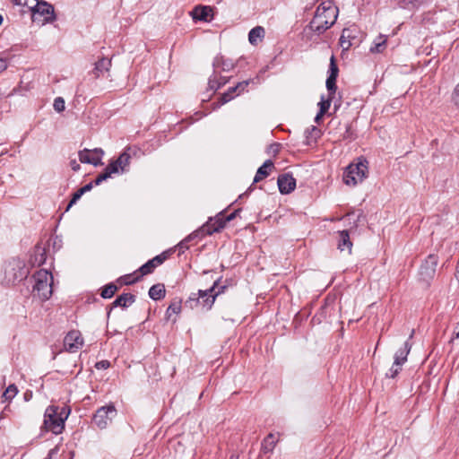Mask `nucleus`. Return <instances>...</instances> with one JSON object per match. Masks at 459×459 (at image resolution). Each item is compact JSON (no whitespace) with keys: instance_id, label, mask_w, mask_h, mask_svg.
<instances>
[{"instance_id":"obj_1","label":"nucleus","mask_w":459,"mask_h":459,"mask_svg":"<svg viewBox=\"0 0 459 459\" xmlns=\"http://www.w3.org/2000/svg\"><path fill=\"white\" fill-rule=\"evenodd\" d=\"M338 8L333 1L322 2L316 8V13L309 22V29L320 35L331 28L336 22Z\"/></svg>"},{"instance_id":"obj_2","label":"nucleus","mask_w":459,"mask_h":459,"mask_svg":"<svg viewBox=\"0 0 459 459\" xmlns=\"http://www.w3.org/2000/svg\"><path fill=\"white\" fill-rule=\"evenodd\" d=\"M70 413L66 407L59 409L57 406L50 405L46 409L44 414L43 427L47 431L53 434H60L65 428V421Z\"/></svg>"},{"instance_id":"obj_3","label":"nucleus","mask_w":459,"mask_h":459,"mask_svg":"<svg viewBox=\"0 0 459 459\" xmlns=\"http://www.w3.org/2000/svg\"><path fill=\"white\" fill-rule=\"evenodd\" d=\"M219 279L214 281L212 286L207 290H199L197 294L193 293L186 301V304L189 305L191 308L201 306L205 310H210L214 304L216 297L226 289V286H221L216 290V288L219 286Z\"/></svg>"},{"instance_id":"obj_4","label":"nucleus","mask_w":459,"mask_h":459,"mask_svg":"<svg viewBox=\"0 0 459 459\" xmlns=\"http://www.w3.org/2000/svg\"><path fill=\"white\" fill-rule=\"evenodd\" d=\"M368 173V162L365 158L360 157L357 163H351L346 168L343 181L348 186H356L367 178Z\"/></svg>"},{"instance_id":"obj_5","label":"nucleus","mask_w":459,"mask_h":459,"mask_svg":"<svg viewBox=\"0 0 459 459\" xmlns=\"http://www.w3.org/2000/svg\"><path fill=\"white\" fill-rule=\"evenodd\" d=\"M48 278L52 280L51 273L45 269H40L33 274L35 283L32 292L34 296H38L41 300H47L52 294V284L48 282Z\"/></svg>"},{"instance_id":"obj_6","label":"nucleus","mask_w":459,"mask_h":459,"mask_svg":"<svg viewBox=\"0 0 459 459\" xmlns=\"http://www.w3.org/2000/svg\"><path fill=\"white\" fill-rule=\"evenodd\" d=\"M168 257L169 253L165 251L154 256L152 259H150L137 270L139 273L138 275H136L132 281L126 282V285L134 284L139 281L143 276L151 274L155 270V268L162 264Z\"/></svg>"},{"instance_id":"obj_7","label":"nucleus","mask_w":459,"mask_h":459,"mask_svg":"<svg viewBox=\"0 0 459 459\" xmlns=\"http://www.w3.org/2000/svg\"><path fill=\"white\" fill-rule=\"evenodd\" d=\"M117 415V410L113 403L99 408L92 417V422L100 429H104Z\"/></svg>"},{"instance_id":"obj_8","label":"nucleus","mask_w":459,"mask_h":459,"mask_svg":"<svg viewBox=\"0 0 459 459\" xmlns=\"http://www.w3.org/2000/svg\"><path fill=\"white\" fill-rule=\"evenodd\" d=\"M437 264L438 256L437 255L430 254L420 265L419 271L420 280L429 283L436 274Z\"/></svg>"},{"instance_id":"obj_9","label":"nucleus","mask_w":459,"mask_h":459,"mask_svg":"<svg viewBox=\"0 0 459 459\" xmlns=\"http://www.w3.org/2000/svg\"><path fill=\"white\" fill-rule=\"evenodd\" d=\"M30 8L32 10L33 21H36L38 17H42L43 22H51L56 19L53 5L46 1H38L37 4Z\"/></svg>"},{"instance_id":"obj_10","label":"nucleus","mask_w":459,"mask_h":459,"mask_svg":"<svg viewBox=\"0 0 459 459\" xmlns=\"http://www.w3.org/2000/svg\"><path fill=\"white\" fill-rule=\"evenodd\" d=\"M225 212H219L214 218H210L209 221L199 229L202 237L212 235L214 232H219L226 225Z\"/></svg>"},{"instance_id":"obj_11","label":"nucleus","mask_w":459,"mask_h":459,"mask_svg":"<svg viewBox=\"0 0 459 459\" xmlns=\"http://www.w3.org/2000/svg\"><path fill=\"white\" fill-rule=\"evenodd\" d=\"M104 152L100 148H95L93 150L83 149L79 152L78 156L82 163L92 164L98 166L102 164L101 159Z\"/></svg>"},{"instance_id":"obj_12","label":"nucleus","mask_w":459,"mask_h":459,"mask_svg":"<svg viewBox=\"0 0 459 459\" xmlns=\"http://www.w3.org/2000/svg\"><path fill=\"white\" fill-rule=\"evenodd\" d=\"M83 344V338L79 331H70L64 340V345L67 351L75 352Z\"/></svg>"},{"instance_id":"obj_13","label":"nucleus","mask_w":459,"mask_h":459,"mask_svg":"<svg viewBox=\"0 0 459 459\" xmlns=\"http://www.w3.org/2000/svg\"><path fill=\"white\" fill-rule=\"evenodd\" d=\"M140 152L141 150L137 146H127L123 151L117 159L122 172L126 170V168L130 164V160L132 158L139 157Z\"/></svg>"},{"instance_id":"obj_14","label":"nucleus","mask_w":459,"mask_h":459,"mask_svg":"<svg viewBox=\"0 0 459 459\" xmlns=\"http://www.w3.org/2000/svg\"><path fill=\"white\" fill-rule=\"evenodd\" d=\"M277 184L281 194L291 193L296 187V179L290 173H283L278 177Z\"/></svg>"},{"instance_id":"obj_15","label":"nucleus","mask_w":459,"mask_h":459,"mask_svg":"<svg viewBox=\"0 0 459 459\" xmlns=\"http://www.w3.org/2000/svg\"><path fill=\"white\" fill-rule=\"evenodd\" d=\"M135 301V296L132 293H123L117 297V299L111 303L109 310L108 311V316L113 307H120L126 308Z\"/></svg>"},{"instance_id":"obj_16","label":"nucleus","mask_w":459,"mask_h":459,"mask_svg":"<svg viewBox=\"0 0 459 459\" xmlns=\"http://www.w3.org/2000/svg\"><path fill=\"white\" fill-rule=\"evenodd\" d=\"M212 66L214 69V74H217L220 71H230L234 68L235 64L231 59L225 58L223 56H217L212 62Z\"/></svg>"},{"instance_id":"obj_17","label":"nucleus","mask_w":459,"mask_h":459,"mask_svg":"<svg viewBox=\"0 0 459 459\" xmlns=\"http://www.w3.org/2000/svg\"><path fill=\"white\" fill-rule=\"evenodd\" d=\"M337 247L340 251L347 250L349 253L351 252L352 242L351 241L350 234L348 230H341L338 232V244Z\"/></svg>"},{"instance_id":"obj_18","label":"nucleus","mask_w":459,"mask_h":459,"mask_svg":"<svg viewBox=\"0 0 459 459\" xmlns=\"http://www.w3.org/2000/svg\"><path fill=\"white\" fill-rule=\"evenodd\" d=\"M111 66V59L107 57H102L99 59L95 63V67L92 71L95 78H99L100 76L103 75L105 73H108L109 71V68Z\"/></svg>"},{"instance_id":"obj_19","label":"nucleus","mask_w":459,"mask_h":459,"mask_svg":"<svg viewBox=\"0 0 459 459\" xmlns=\"http://www.w3.org/2000/svg\"><path fill=\"white\" fill-rule=\"evenodd\" d=\"M273 168V162L271 160H267L264 164L258 168L255 176L253 180V184L258 183L263 178L269 176L271 169Z\"/></svg>"},{"instance_id":"obj_20","label":"nucleus","mask_w":459,"mask_h":459,"mask_svg":"<svg viewBox=\"0 0 459 459\" xmlns=\"http://www.w3.org/2000/svg\"><path fill=\"white\" fill-rule=\"evenodd\" d=\"M412 343L407 340L402 348H400L394 354V360L404 364L407 361V357L411 350Z\"/></svg>"},{"instance_id":"obj_21","label":"nucleus","mask_w":459,"mask_h":459,"mask_svg":"<svg viewBox=\"0 0 459 459\" xmlns=\"http://www.w3.org/2000/svg\"><path fill=\"white\" fill-rule=\"evenodd\" d=\"M212 9L208 6L198 5L195 6L192 12V16L194 20L196 21H208V17Z\"/></svg>"},{"instance_id":"obj_22","label":"nucleus","mask_w":459,"mask_h":459,"mask_svg":"<svg viewBox=\"0 0 459 459\" xmlns=\"http://www.w3.org/2000/svg\"><path fill=\"white\" fill-rule=\"evenodd\" d=\"M166 295L165 286L162 283L152 285L149 290V297L153 300H160Z\"/></svg>"},{"instance_id":"obj_23","label":"nucleus","mask_w":459,"mask_h":459,"mask_svg":"<svg viewBox=\"0 0 459 459\" xmlns=\"http://www.w3.org/2000/svg\"><path fill=\"white\" fill-rule=\"evenodd\" d=\"M264 37V29L261 26L253 28L248 33V40L251 45H256Z\"/></svg>"},{"instance_id":"obj_24","label":"nucleus","mask_w":459,"mask_h":459,"mask_svg":"<svg viewBox=\"0 0 459 459\" xmlns=\"http://www.w3.org/2000/svg\"><path fill=\"white\" fill-rule=\"evenodd\" d=\"M47 259L46 249L41 247L39 245L35 247V254L31 258V262L33 264H37L38 266L45 264Z\"/></svg>"},{"instance_id":"obj_25","label":"nucleus","mask_w":459,"mask_h":459,"mask_svg":"<svg viewBox=\"0 0 459 459\" xmlns=\"http://www.w3.org/2000/svg\"><path fill=\"white\" fill-rule=\"evenodd\" d=\"M202 238V234H201V231L199 230L194 231L193 233H191L190 235H188L186 238H184L182 241H180L178 245V250L179 252L181 253H184L185 250L188 249L189 248V246H188V243L195 239V238Z\"/></svg>"},{"instance_id":"obj_26","label":"nucleus","mask_w":459,"mask_h":459,"mask_svg":"<svg viewBox=\"0 0 459 459\" xmlns=\"http://www.w3.org/2000/svg\"><path fill=\"white\" fill-rule=\"evenodd\" d=\"M276 442L277 441L274 437V435L272 433L268 434L262 442V451L264 453L272 452L275 446Z\"/></svg>"},{"instance_id":"obj_27","label":"nucleus","mask_w":459,"mask_h":459,"mask_svg":"<svg viewBox=\"0 0 459 459\" xmlns=\"http://www.w3.org/2000/svg\"><path fill=\"white\" fill-rule=\"evenodd\" d=\"M117 290L118 287L114 282H110L102 288L100 296L103 299H110Z\"/></svg>"},{"instance_id":"obj_28","label":"nucleus","mask_w":459,"mask_h":459,"mask_svg":"<svg viewBox=\"0 0 459 459\" xmlns=\"http://www.w3.org/2000/svg\"><path fill=\"white\" fill-rule=\"evenodd\" d=\"M386 46V37L384 35H379L377 39L375 42V45L370 48V51L372 53H382Z\"/></svg>"},{"instance_id":"obj_29","label":"nucleus","mask_w":459,"mask_h":459,"mask_svg":"<svg viewBox=\"0 0 459 459\" xmlns=\"http://www.w3.org/2000/svg\"><path fill=\"white\" fill-rule=\"evenodd\" d=\"M403 364L394 360V363L392 367L389 368V370L386 372L385 377L389 378H394L397 377V375L402 370V367Z\"/></svg>"},{"instance_id":"obj_30","label":"nucleus","mask_w":459,"mask_h":459,"mask_svg":"<svg viewBox=\"0 0 459 459\" xmlns=\"http://www.w3.org/2000/svg\"><path fill=\"white\" fill-rule=\"evenodd\" d=\"M18 393V388L14 384L8 385V387L4 390L3 394V398L5 401H11Z\"/></svg>"},{"instance_id":"obj_31","label":"nucleus","mask_w":459,"mask_h":459,"mask_svg":"<svg viewBox=\"0 0 459 459\" xmlns=\"http://www.w3.org/2000/svg\"><path fill=\"white\" fill-rule=\"evenodd\" d=\"M233 89L234 87L229 88L228 91L221 95L220 103L217 105V107L229 102L234 98V94L237 92V91H233Z\"/></svg>"},{"instance_id":"obj_32","label":"nucleus","mask_w":459,"mask_h":459,"mask_svg":"<svg viewBox=\"0 0 459 459\" xmlns=\"http://www.w3.org/2000/svg\"><path fill=\"white\" fill-rule=\"evenodd\" d=\"M336 79L337 78H334V77H330V76L327 77L325 85H326V88L328 91V95L334 96L336 90H337Z\"/></svg>"},{"instance_id":"obj_33","label":"nucleus","mask_w":459,"mask_h":459,"mask_svg":"<svg viewBox=\"0 0 459 459\" xmlns=\"http://www.w3.org/2000/svg\"><path fill=\"white\" fill-rule=\"evenodd\" d=\"M181 311V301L172 302L166 311V316L169 318L172 314H178Z\"/></svg>"},{"instance_id":"obj_34","label":"nucleus","mask_w":459,"mask_h":459,"mask_svg":"<svg viewBox=\"0 0 459 459\" xmlns=\"http://www.w3.org/2000/svg\"><path fill=\"white\" fill-rule=\"evenodd\" d=\"M334 96L328 95L327 100H324V97L321 98V101L318 103L319 111L322 113H326L331 106V102Z\"/></svg>"},{"instance_id":"obj_35","label":"nucleus","mask_w":459,"mask_h":459,"mask_svg":"<svg viewBox=\"0 0 459 459\" xmlns=\"http://www.w3.org/2000/svg\"><path fill=\"white\" fill-rule=\"evenodd\" d=\"M227 83V81L224 82H218V79L216 78V75L211 76L209 78L208 86L212 91H217L221 86L225 85Z\"/></svg>"},{"instance_id":"obj_36","label":"nucleus","mask_w":459,"mask_h":459,"mask_svg":"<svg viewBox=\"0 0 459 459\" xmlns=\"http://www.w3.org/2000/svg\"><path fill=\"white\" fill-rule=\"evenodd\" d=\"M120 169L117 160H112L104 169V172L108 174V176L111 177L112 174L117 173Z\"/></svg>"},{"instance_id":"obj_37","label":"nucleus","mask_w":459,"mask_h":459,"mask_svg":"<svg viewBox=\"0 0 459 459\" xmlns=\"http://www.w3.org/2000/svg\"><path fill=\"white\" fill-rule=\"evenodd\" d=\"M339 73V68L335 63L334 56H332L329 65V75L330 77L337 78Z\"/></svg>"},{"instance_id":"obj_38","label":"nucleus","mask_w":459,"mask_h":459,"mask_svg":"<svg viewBox=\"0 0 459 459\" xmlns=\"http://www.w3.org/2000/svg\"><path fill=\"white\" fill-rule=\"evenodd\" d=\"M53 106H54V108L56 111H57V112L64 111L65 108L64 99L62 97L56 98L54 100Z\"/></svg>"},{"instance_id":"obj_39","label":"nucleus","mask_w":459,"mask_h":459,"mask_svg":"<svg viewBox=\"0 0 459 459\" xmlns=\"http://www.w3.org/2000/svg\"><path fill=\"white\" fill-rule=\"evenodd\" d=\"M251 80H246L238 82L236 86H234L233 91H237V95L243 92L247 85L250 83Z\"/></svg>"},{"instance_id":"obj_40","label":"nucleus","mask_w":459,"mask_h":459,"mask_svg":"<svg viewBox=\"0 0 459 459\" xmlns=\"http://www.w3.org/2000/svg\"><path fill=\"white\" fill-rule=\"evenodd\" d=\"M109 176L106 172L100 173L92 182L94 186H99L101 182L108 178Z\"/></svg>"},{"instance_id":"obj_41","label":"nucleus","mask_w":459,"mask_h":459,"mask_svg":"<svg viewBox=\"0 0 459 459\" xmlns=\"http://www.w3.org/2000/svg\"><path fill=\"white\" fill-rule=\"evenodd\" d=\"M110 367V362L107 359H103V360H100V361H98L96 364H95V368L97 369H107Z\"/></svg>"},{"instance_id":"obj_42","label":"nucleus","mask_w":459,"mask_h":459,"mask_svg":"<svg viewBox=\"0 0 459 459\" xmlns=\"http://www.w3.org/2000/svg\"><path fill=\"white\" fill-rule=\"evenodd\" d=\"M453 101L459 107V83L455 86L453 92Z\"/></svg>"},{"instance_id":"obj_43","label":"nucleus","mask_w":459,"mask_h":459,"mask_svg":"<svg viewBox=\"0 0 459 459\" xmlns=\"http://www.w3.org/2000/svg\"><path fill=\"white\" fill-rule=\"evenodd\" d=\"M81 198L80 195H77V193H74L73 194V196H72V199L70 200L67 207H66V211H68L74 204H76V202Z\"/></svg>"},{"instance_id":"obj_44","label":"nucleus","mask_w":459,"mask_h":459,"mask_svg":"<svg viewBox=\"0 0 459 459\" xmlns=\"http://www.w3.org/2000/svg\"><path fill=\"white\" fill-rule=\"evenodd\" d=\"M240 211H241V209H237V210H235L234 212H231L230 214H229V215H226V214H225V220H226V221L228 222V221H230L234 220V219L238 215V213L240 212Z\"/></svg>"},{"instance_id":"obj_45","label":"nucleus","mask_w":459,"mask_h":459,"mask_svg":"<svg viewBox=\"0 0 459 459\" xmlns=\"http://www.w3.org/2000/svg\"><path fill=\"white\" fill-rule=\"evenodd\" d=\"M138 274H139L138 272L135 271L133 274H127V275L124 276L123 278H119L118 281H122L123 279H125L123 283L126 284V281H132Z\"/></svg>"},{"instance_id":"obj_46","label":"nucleus","mask_w":459,"mask_h":459,"mask_svg":"<svg viewBox=\"0 0 459 459\" xmlns=\"http://www.w3.org/2000/svg\"><path fill=\"white\" fill-rule=\"evenodd\" d=\"M12 2L13 3V4L15 5H20V6H29V0H12Z\"/></svg>"},{"instance_id":"obj_47","label":"nucleus","mask_w":459,"mask_h":459,"mask_svg":"<svg viewBox=\"0 0 459 459\" xmlns=\"http://www.w3.org/2000/svg\"><path fill=\"white\" fill-rule=\"evenodd\" d=\"M455 339H459V322L455 325L453 332L452 341H454Z\"/></svg>"},{"instance_id":"obj_48","label":"nucleus","mask_w":459,"mask_h":459,"mask_svg":"<svg viewBox=\"0 0 459 459\" xmlns=\"http://www.w3.org/2000/svg\"><path fill=\"white\" fill-rule=\"evenodd\" d=\"M7 68V62L5 59L0 58V73Z\"/></svg>"},{"instance_id":"obj_49","label":"nucleus","mask_w":459,"mask_h":459,"mask_svg":"<svg viewBox=\"0 0 459 459\" xmlns=\"http://www.w3.org/2000/svg\"><path fill=\"white\" fill-rule=\"evenodd\" d=\"M71 168L74 171H78L80 169V165L77 163L75 160L70 162Z\"/></svg>"},{"instance_id":"obj_50","label":"nucleus","mask_w":459,"mask_h":459,"mask_svg":"<svg viewBox=\"0 0 459 459\" xmlns=\"http://www.w3.org/2000/svg\"><path fill=\"white\" fill-rule=\"evenodd\" d=\"M94 184L93 182H90L89 184H86L84 186H82V190L84 191V193L86 192H89L90 190H91V188L93 187Z\"/></svg>"},{"instance_id":"obj_51","label":"nucleus","mask_w":459,"mask_h":459,"mask_svg":"<svg viewBox=\"0 0 459 459\" xmlns=\"http://www.w3.org/2000/svg\"><path fill=\"white\" fill-rule=\"evenodd\" d=\"M11 94H12V92L8 93V92H6V91H2V89L0 88V100H3L4 98L10 96Z\"/></svg>"},{"instance_id":"obj_52","label":"nucleus","mask_w":459,"mask_h":459,"mask_svg":"<svg viewBox=\"0 0 459 459\" xmlns=\"http://www.w3.org/2000/svg\"><path fill=\"white\" fill-rule=\"evenodd\" d=\"M324 115L325 113L319 111L315 117V122L319 124Z\"/></svg>"},{"instance_id":"obj_53","label":"nucleus","mask_w":459,"mask_h":459,"mask_svg":"<svg viewBox=\"0 0 459 459\" xmlns=\"http://www.w3.org/2000/svg\"><path fill=\"white\" fill-rule=\"evenodd\" d=\"M319 133H320V131L317 129L316 126H311L309 134H319Z\"/></svg>"},{"instance_id":"obj_54","label":"nucleus","mask_w":459,"mask_h":459,"mask_svg":"<svg viewBox=\"0 0 459 459\" xmlns=\"http://www.w3.org/2000/svg\"><path fill=\"white\" fill-rule=\"evenodd\" d=\"M279 146H280V144H279V143H273V144H272V145L270 146V148H271L272 152H278V151H279Z\"/></svg>"},{"instance_id":"obj_55","label":"nucleus","mask_w":459,"mask_h":459,"mask_svg":"<svg viewBox=\"0 0 459 459\" xmlns=\"http://www.w3.org/2000/svg\"><path fill=\"white\" fill-rule=\"evenodd\" d=\"M411 3H414V4H420L424 0H408Z\"/></svg>"},{"instance_id":"obj_56","label":"nucleus","mask_w":459,"mask_h":459,"mask_svg":"<svg viewBox=\"0 0 459 459\" xmlns=\"http://www.w3.org/2000/svg\"><path fill=\"white\" fill-rule=\"evenodd\" d=\"M414 333H415V330H414V329H412V330L411 331V333H410L409 338H408V340H409V342H411V340L413 338Z\"/></svg>"},{"instance_id":"obj_57","label":"nucleus","mask_w":459,"mask_h":459,"mask_svg":"<svg viewBox=\"0 0 459 459\" xmlns=\"http://www.w3.org/2000/svg\"><path fill=\"white\" fill-rule=\"evenodd\" d=\"M76 193H77V195H80L81 197H82V195L83 194H85L82 187H81V188H79V189L76 191Z\"/></svg>"},{"instance_id":"obj_58","label":"nucleus","mask_w":459,"mask_h":459,"mask_svg":"<svg viewBox=\"0 0 459 459\" xmlns=\"http://www.w3.org/2000/svg\"><path fill=\"white\" fill-rule=\"evenodd\" d=\"M26 275H27V273H26L25 271L21 272V273H20V277H21V278H22V277H26Z\"/></svg>"},{"instance_id":"obj_59","label":"nucleus","mask_w":459,"mask_h":459,"mask_svg":"<svg viewBox=\"0 0 459 459\" xmlns=\"http://www.w3.org/2000/svg\"><path fill=\"white\" fill-rule=\"evenodd\" d=\"M224 81H227L224 77H220V79L218 80V82H224Z\"/></svg>"},{"instance_id":"obj_60","label":"nucleus","mask_w":459,"mask_h":459,"mask_svg":"<svg viewBox=\"0 0 459 459\" xmlns=\"http://www.w3.org/2000/svg\"><path fill=\"white\" fill-rule=\"evenodd\" d=\"M17 267H18L20 270L23 271V266H22L20 264H17Z\"/></svg>"},{"instance_id":"obj_61","label":"nucleus","mask_w":459,"mask_h":459,"mask_svg":"<svg viewBox=\"0 0 459 459\" xmlns=\"http://www.w3.org/2000/svg\"><path fill=\"white\" fill-rule=\"evenodd\" d=\"M3 21H4L3 16L0 14V25L3 23Z\"/></svg>"},{"instance_id":"obj_62","label":"nucleus","mask_w":459,"mask_h":459,"mask_svg":"<svg viewBox=\"0 0 459 459\" xmlns=\"http://www.w3.org/2000/svg\"><path fill=\"white\" fill-rule=\"evenodd\" d=\"M347 135L350 134V127L347 128L346 133Z\"/></svg>"}]
</instances>
